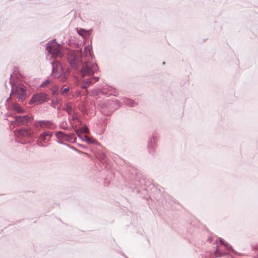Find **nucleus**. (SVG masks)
I'll list each match as a JSON object with an SVG mask.
<instances>
[{
  "instance_id": "nucleus-1",
  "label": "nucleus",
  "mask_w": 258,
  "mask_h": 258,
  "mask_svg": "<svg viewBox=\"0 0 258 258\" xmlns=\"http://www.w3.org/2000/svg\"><path fill=\"white\" fill-rule=\"evenodd\" d=\"M52 75L55 78H59L62 82L67 80L70 75V71L68 69H63L59 61H55L53 63Z\"/></svg>"
},
{
  "instance_id": "nucleus-2",
  "label": "nucleus",
  "mask_w": 258,
  "mask_h": 258,
  "mask_svg": "<svg viewBox=\"0 0 258 258\" xmlns=\"http://www.w3.org/2000/svg\"><path fill=\"white\" fill-rule=\"evenodd\" d=\"M16 96L19 101H23L26 96V87L23 84H18L12 87V90L10 94V97ZM10 97L8 101L10 99Z\"/></svg>"
},
{
  "instance_id": "nucleus-3",
  "label": "nucleus",
  "mask_w": 258,
  "mask_h": 258,
  "mask_svg": "<svg viewBox=\"0 0 258 258\" xmlns=\"http://www.w3.org/2000/svg\"><path fill=\"white\" fill-rule=\"evenodd\" d=\"M46 49L54 57H61L63 55L62 47L55 41L49 42L47 44Z\"/></svg>"
},
{
  "instance_id": "nucleus-4",
  "label": "nucleus",
  "mask_w": 258,
  "mask_h": 258,
  "mask_svg": "<svg viewBox=\"0 0 258 258\" xmlns=\"http://www.w3.org/2000/svg\"><path fill=\"white\" fill-rule=\"evenodd\" d=\"M220 245L217 246L214 252L215 257H221L227 254V251H233L232 246L227 242L223 240H220Z\"/></svg>"
},
{
  "instance_id": "nucleus-5",
  "label": "nucleus",
  "mask_w": 258,
  "mask_h": 258,
  "mask_svg": "<svg viewBox=\"0 0 258 258\" xmlns=\"http://www.w3.org/2000/svg\"><path fill=\"white\" fill-rule=\"evenodd\" d=\"M80 54L79 52L70 51L68 54V60L72 68L77 69L81 61Z\"/></svg>"
},
{
  "instance_id": "nucleus-6",
  "label": "nucleus",
  "mask_w": 258,
  "mask_h": 258,
  "mask_svg": "<svg viewBox=\"0 0 258 258\" xmlns=\"http://www.w3.org/2000/svg\"><path fill=\"white\" fill-rule=\"evenodd\" d=\"M97 66L96 64L84 63L81 69V74L82 77L92 75L97 71Z\"/></svg>"
},
{
  "instance_id": "nucleus-7",
  "label": "nucleus",
  "mask_w": 258,
  "mask_h": 258,
  "mask_svg": "<svg viewBox=\"0 0 258 258\" xmlns=\"http://www.w3.org/2000/svg\"><path fill=\"white\" fill-rule=\"evenodd\" d=\"M48 100V96L44 93H39L34 95L29 103L30 104L36 103L37 104H42Z\"/></svg>"
},
{
  "instance_id": "nucleus-8",
  "label": "nucleus",
  "mask_w": 258,
  "mask_h": 258,
  "mask_svg": "<svg viewBox=\"0 0 258 258\" xmlns=\"http://www.w3.org/2000/svg\"><path fill=\"white\" fill-rule=\"evenodd\" d=\"M33 119L32 116L29 115H20L15 117V123L18 126L27 125Z\"/></svg>"
},
{
  "instance_id": "nucleus-9",
  "label": "nucleus",
  "mask_w": 258,
  "mask_h": 258,
  "mask_svg": "<svg viewBox=\"0 0 258 258\" xmlns=\"http://www.w3.org/2000/svg\"><path fill=\"white\" fill-rule=\"evenodd\" d=\"M33 134L32 129L29 128H22L18 131L15 132L16 136L18 137H31Z\"/></svg>"
},
{
  "instance_id": "nucleus-10",
  "label": "nucleus",
  "mask_w": 258,
  "mask_h": 258,
  "mask_svg": "<svg viewBox=\"0 0 258 258\" xmlns=\"http://www.w3.org/2000/svg\"><path fill=\"white\" fill-rule=\"evenodd\" d=\"M34 126L35 128L39 130L41 128H51L52 123L50 121H36Z\"/></svg>"
},
{
  "instance_id": "nucleus-11",
  "label": "nucleus",
  "mask_w": 258,
  "mask_h": 258,
  "mask_svg": "<svg viewBox=\"0 0 258 258\" xmlns=\"http://www.w3.org/2000/svg\"><path fill=\"white\" fill-rule=\"evenodd\" d=\"M84 53L85 54V58L84 61L88 62L90 61L92 58V47L90 45H88L85 47Z\"/></svg>"
},
{
  "instance_id": "nucleus-12",
  "label": "nucleus",
  "mask_w": 258,
  "mask_h": 258,
  "mask_svg": "<svg viewBox=\"0 0 258 258\" xmlns=\"http://www.w3.org/2000/svg\"><path fill=\"white\" fill-rule=\"evenodd\" d=\"M13 109L19 113H23L25 112V110L20 105L17 104H15L13 106Z\"/></svg>"
},
{
  "instance_id": "nucleus-13",
  "label": "nucleus",
  "mask_w": 258,
  "mask_h": 258,
  "mask_svg": "<svg viewBox=\"0 0 258 258\" xmlns=\"http://www.w3.org/2000/svg\"><path fill=\"white\" fill-rule=\"evenodd\" d=\"M51 136V134L50 132H47L42 134L41 135L40 138L43 141H46L50 139Z\"/></svg>"
},
{
  "instance_id": "nucleus-14",
  "label": "nucleus",
  "mask_w": 258,
  "mask_h": 258,
  "mask_svg": "<svg viewBox=\"0 0 258 258\" xmlns=\"http://www.w3.org/2000/svg\"><path fill=\"white\" fill-rule=\"evenodd\" d=\"M93 81H92L91 78H88L86 80H84V83L82 85L83 88H87L91 84H92Z\"/></svg>"
},
{
  "instance_id": "nucleus-15",
  "label": "nucleus",
  "mask_w": 258,
  "mask_h": 258,
  "mask_svg": "<svg viewBox=\"0 0 258 258\" xmlns=\"http://www.w3.org/2000/svg\"><path fill=\"white\" fill-rule=\"evenodd\" d=\"M69 91V87H66V86H63L61 89V92L62 94H67Z\"/></svg>"
},
{
  "instance_id": "nucleus-16",
  "label": "nucleus",
  "mask_w": 258,
  "mask_h": 258,
  "mask_svg": "<svg viewBox=\"0 0 258 258\" xmlns=\"http://www.w3.org/2000/svg\"><path fill=\"white\" fill-rule=\"evenodd\" d=\"M66 109L68 113L70 114L73 112V108L71 104H67L66 106Z\"/></svg>"
},
{
  "instance_id": "nucleus-17",
  "label": "nucleus",
  "mask_w": 258,
  "mask_h": 258,
  "mask_svg": "<svg viewBox=\"0 0 258 258\" xmlns=\"http://www.w3.org/2000/svg\"><path fill=\"white\" fill-rule=\"evenodd\" d=\"M56 136L58 139H63L64 137V135L61 132H58L56 133Z\"/></svg>"
},
{
  "instance_id": "nucleus-18",
  "label": "nucleus",
  "mask_w": 258,
  "mask_h": 258,
  "mask_svg": "<svg viewBox=\"0 0 258 258\" xmlns=\"http://www.w3.org/2000/svg\"><path fill=\"white\" fill-rule=\"evenodd\" d=\"M50 83V81L49 80H46L45 82H44L41 85V87H45L47 85H48Z\"/></svg>"
},
{
  "instance_id": "nucleus-19",
  "label": "nucleus",
  "mask_w": 258,
  "mask_h": 258,
  "mask_svg": "<svg viewBox=\"0 0 258 258\" xmlns=\"http://www.w3.org/2000/svg\"><path fill=\"white\" fill-rule=\"evenodd\" d=\"M81 132L82 133H89L88 129L86 127H82L81 128Z\"/></svg>"
},
{
  "instance_id": "nucleus-20",
  "label": "nucleus",
  "mask_w": 258,
  "mask_h": 258,
  "mask_svg": "<svg viewBox=\"0 0 258 258\" xmlns=\"http://www.w3.org/2000/svg\"><path fill=\"white\" fill-rule=\"evenodd\" d=\"M85 138L86 140V141H87V142H88V143H92V140H91L89 137H88V136H85Z\"/></svg>"
},
{
  "instance_id": "nucleus-21",
  "label": "nucleus",
  "mask_w": 258,
  "mask_h": 258,
  "mask_svg": "<svg viewBox=\"0 0 258 258\" xmlns=\"http://www.w3.org/2000/svg\"><path fill=\"white\" fill-rule=\"evenodd\" d=\"M91 79H92V81L94 82H96L97 81H98V78L97 77H93V78H91Z\"/></svg>"
},
{
  "instance_id": "nucleus-22",
  "label": "nucleus",
  "mask_w": 258,
  "mask_h": 258,
  "mask_svg": "<svg viewBox=\"0 0 258 258\" xmlns=\"http://www.w3.org/2000/svg\"><path fill=\"white\" fill-rule=\"evenodd\" d=\"M73 117V119H74L76 117V116H75V114H74V115H73V117Z\"/></svg>"
},
{
  "instance_id": "nucleus-23",
  "label": "nucleus",
  "mask_w": 258,
  "mask_h": 258,
  "mask_svg": "<svg viewBox=\"0 0 258 258\" xmlns=\"http://www.w3.org/2000/svg\"><path fill=\"white\" fill-rule=\"evenodd\" d=\"M76 133L79 135V131L78 130H77V131H76Z\"/></svg>"
},
{
  "instance_id": "nucleus-24",
  "label": "nucleus",
  "mask_w": 258,
  "mask_h": 258,
  "mask_svg": "<svg viewBox=\"0 0 258 258\" xmlns=\"http://www.w3.org/2000/svg\"><path fill=\"white\" fill-rule=\"evenodd\" d=\"M79 34L82 35H83L81 33V32H79Z\"/></svg>"
}]
</instances>
